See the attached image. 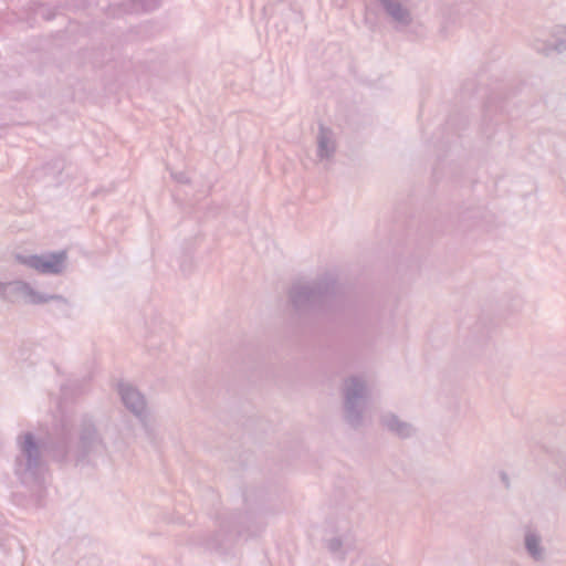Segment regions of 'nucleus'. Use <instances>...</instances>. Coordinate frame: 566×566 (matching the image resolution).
I'll return each instance as SVG.
<instances>
[{
  "instance_id": "7",
  "label": "nucleus",
  "mask_w": 566,
  "mask_h": 566,
  "mask_svg": "<svg viewBox=\"0 0 566 566\" xmlns=\"http://www.w3.org/2000/svg\"><path fill=\"white\" fill-rule=\"evenodd\" d=\"M119 395L125 407L135 416L142 418L146 410L144 396L133 386L127 384L119 385Z\"/></svg>"
},
{
  "instance_id": "9",
  "label": "nucleus",
  "mask_w": 566,
  "mask_h": 566,
  "mask_svg": "<svg viewBox=\"0 0 566 566\" xmlns=\"http://www.w3.org/2000/svg\"><path fill=\"white\" fill-rule=\"evenodd\" d=\"M69 441H70V432L65 431L53 449V457L56 460H59V461L65 460L66 453H67L66 450L69 448Z\"/></svg>"
},
{
  "instance_id": "8",
  "label": "nucleus",
  "mask_w": 566,
  "mask_h": 566,
  "mask_svg": "<svg viewBox=\"0 0 566 566\" xmlns=\"http://www.w3.org/2000/svg\"><path fill=\"white\" fill-rule=\"evenodd\" d=\"M345 410L346 419L352 421L354 412V378H348L345 382Z\"/></svg>"
},
{
  "instance_id": "3",
  "label": "nucleus",
  "mask_w": 566,
  "mask_h": 566,
  "mask_svg": "<svg viewBox=\"0 0 566 566\" xmlns=\"http://www.w3.org/2000/svg\"><path fill=\"white\" fill-rule=\"evenodd\" d=\"M18 263L36 271L40 274H61L66 264L67 254L65 251L46 252L42 254H15Z\"/></svg>"
},
{
  "instance_id": "11",
  "label": "nucleus",
  "mask_w": 566,
  "mask_h": 566,
  "mask_svg": "<svg viewBox=\"0 0 566 566\" xmlns=\"http://www.w3.org/2000/svg\"><path fill=\"white\" fill-rule=\"evenodd\" d=\"M10 282H0V297L8 302L9 298Z\"/></svg>"
},
{
  "instance_id": "4",
  "label": "nucleus",
  "mask_w": 566,
  "mask_h": 566,
  "mask_svg": "<svg viewBox=\"0 0 566 566\" xmlns=\"http://www.w3.org/2000/svg\"><path fill=\"white\" fill-rule=\"evenodd\" d=\"M50 301H55L64 306H69L67 298L59 294H45L35 290L29 282L22 280L10 281L9 303L23 302L31 305H41Z\"/></svg>"
},
{
  "instance_id": "1",
  "label": "nucleus",
  "mask_w": 566,
  "mask_h": 566,
  "mask_svg": "<svg viewBox=\"0 0 566 566\" xmlns=\"http://www.w3.org/2000/svg\"><path fill=\"white\" fill-rule=\"evenodd\" d=\"M19 453L15 457L14 472L23 481L35 480L43 469L40 444L31 432L17 438Z\"/></svg>"
},
{
  "instance_id": "5",
  "label": "nucleus",
  "mask_w": 566,
  "mask_h": 566,
  "mask_svg": "<svg viewBox=\"0 0 566 566\" xmlns=\"http://www.w3.org/2000/svg\"><path fill=\"white\" fill-rule=\"evenodd\" d=\"M338 143L336 134L328 127L319 125L316 135V157L319 163L331 165L337 153Z\"/></svg>"
},
{
  "instance_id": "12",
  "label": "nucleus",
  "mask_w": 566,
  "mask_h": 566,
  "mask_svg": "<svg viewBox=\"0 0 566 566\" xmlns=\"http://www.w3.org/2000/svg\"><path fill=\"white\" fill-rule=\"evenodd\" d=\"M537 541L534 537H528L526 539L527 548L531 553L535 554L537 548Z\"/></svg>"
},
{
  "instance_id": "2",
  "label": "nucleus",
  "mask_w": 566,
  "mask_h": 566,
  "mask_svg": "<svg viewBox=\"0 0 566 566\" xmlns=\"http://www.w3.org/2000/svg\"><path fill=\"white\" fill-rule=\"evenodd\" d=\"M335 280L331 275L314 282H296L290 291V300L296 310L321 304L335 290Z\"/></svg>"
},
{
  "instance_id": "6",
  "label": "nucleus",
  "mask_w": 566,
  "mask_h": 566,
  "mask_svg": "<svg viewBox=\"0 0 566 566\" xmlns=\"http://www.w3.org/2000/svg\"><path fill=\"white\" fill-rule=\"evenodd\" d=\"M103 449L104 444L99 439L94 424L91 422H85L81 430L80 440L77 443V459L80 460L91 455L92 453L101 452Z\"/></svg>"
},
{
  "instance_id": "10",
  "label": "nucleus",
  "mask_w": 566,
  "mask_h": 566,
  "mask_svg": "<svg viewBox=\"0 0 566 566\" xmlns=\"http://www.w3.org/2000/svg\"><path fill=\"white\" fill-rule=\"evenodd\" d=\"M328 551L338 558H343V542L338 537H333L326 542Z\"/></svg>"
}]
</instances>
